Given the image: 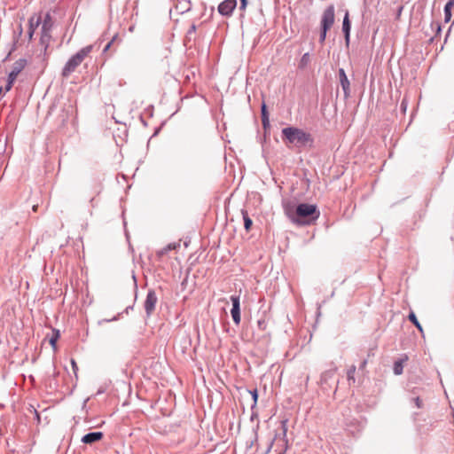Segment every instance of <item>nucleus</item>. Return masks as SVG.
Masks as SVG:
<instances>
[{"mask_svg": "<svg viewBox=\"0 0 454 454\" xmlns=\"http://www.w3.org/2000/svg\"><path fill=\"white\" fill-rule=\"evenodd\" d=\"M132 308H133L132 306L127 307L125 309V312L128 313L129 311H130V309H132Z\"/></svg>", "mask_w": 454, "mask_h": 454, "instance_id": "c9c22d12", "label": "nucleus"}, {"mask_svg": "<svg viewBox=\"0 0 454 454\" xmlns=\"http://www.w3.org/2000/svg\"><path fill=\"white\" fill-rule=\"evenodd\" d=\"M71 364H72V369L74 371V373L77 377V371H78L77 364H76V362L74 359H72L71 360Z\"/></svg>", "mask_w": 454, "mask_h": 454, "instance_id": "5701e85b", "label": "nucleus"}, {"mask_svg": "<svg viewBox=\"0 0 454 454\" xmlns=\"http://www.w3.org/2000/svg\"><path fill=\"white\" fill-rule=\"evenodd\" d=\"M50 20H51V16L49 13H47L45 16L44 21L43 23V27H42L43 33H46V31L50 29V25H49Z\"/></svg>", "mask_w": 454, "mask_h": 454, "instance_id": "a211bd4d", "label": "nucleus"}, {"mask_svg": "<svg viewBox=\"0 0 454 454\" xmlns=\"http://www.w3.org/2000/svg\"><path fill=\"white\" fill-rule=\"evenodd\" d=\"M447 4H450V6L453 7L454 6V0H450L449 2H447Z\"/></svg>", "mask_w": 454, "mask_h": 454, "instance_id": "e433bc0d", "label": "nucleus"}, {"mask_svg": "<svg viewBox=\"0 0 454 454\" xmlns=\"http://www.w3.org/2000/svg\"><path fill=\"white\" fill-rule=\"evenodd\" d=\"M366 364H367V361H366V360H364V361L362 363L361 367H364V366L366 365Z\"/></svg>", "mask_w": 454, "mask_h": 454, "instance_id": "4c0bfd02", "label": "nucleus"}, {"mask_svg": "<svg viewBox=\"0 0 454 454\" xmlns=\"http://www.w3.org/2000/svg\"><path fill=\"white\" fill-rule=\"evenodd\" d=\"M250 393V395H252V398H253V405L252 407L255 406L256 403H257V399H258V393H257V390L256 389H254V390H249L248 391Z\"/></svg>", "mask_w": 454, "mask_h": 454, "instance_id": "aec40b11", "label": "nucleus"}, {"mask_svg": "<svg viewBox=\"0 0 454 454\" xmlns=\"http://www.w3.org/2000/svg\"><path fill=\"white\" fill-rule=\"evenodd\" d=\"M451 8L450 4H446L444 6V20L446 22L450 21L451 18Z\"/></svg>", "mask_w": 454, "mask_h": 454, "instance_id": "2eb2a0df", "label": "nucleus"}, {"mask_svg": "<svg viewBox=\"0 0 454 454\" xmlns=\"http://www.w3.org/2000/svg\"><path fill=\"white\" fill-rule=\"evenodd\" d=\"M286 214L293 223L302 225L309 224L319 217V211L317 206L306 203L299 204L294 213L289 207H286Z\"/></svg>", "mask_w": 454, "mask_h": 454, "instance_id": "f257e3e1", "label": "nucleus"}, {"mask_svg": "<svg viewBox=\"0 0 454 454\" xmlns=\"http://www.w3.org/2000/svg\"><path fill=\"white\" fill-rule=\"evenodd\" d=\"M196 31V26L194 24H192L189 30L187 31V36H190L192 34L195 33Z\"/></svg>", "mask_w": 454, "mask_h": 454, "instance_id": "bb28decb", "label": "nucleus"}, {"mask_svg": "<svg viewBox=\"0 0 454 454\" xmlns=\"http://www.w3.org/2000/svg\"><path fill=\"white\" fill-rule=\"evenodd\" d=\"M240 5H241L240 7L242 9L246 8V6H247V0H240Z\"/></svg>", "mask_w": 454, "mask_h": 454, "instance_id": "2f4dec72", "label": "nucleus"}, {"mask_svg": "<svg viewBox=\"0 0 454 454\" xmlns=\"http://www.w3.org/2000/svg\"><path fill=\"white\" fill-rule=\"evenodd\" d=\"M113 320H117V317H114L113 319H108V320H106V322H110V321H113Z\"/></svg>", "mask_w": 454, "mask_h": 454, "instance_id": "58836bf2", "label": "nucleus"}, {"mask_svg": "<svg viewBox=\"0 0 454 454\" xmlns=\"http://www.w3.org/2000/svg\"><path fill=\"white\" fill-rule=\"evenodd\" d=\"M158 298L154 290H149L144 303L145 310L147 317H150L154 311Z\"/></svg>", "mask_w": 454, "mask_h": 454, "instance_id": "20e7f679", "label": "nucleus"}, {"mask_svg": "<svg viewBox=\"0 0 454 454\" xmlns=\"http://www.w3.org/2000/svg\"><path fill=\"white\" fill-rule=\"evenodd\" d=\"M262 122L264 128L270 125L269 116L262 118Z\"/></svg>", "mask_w": 454, "mask_h": 454, "instance_id": "c756f323", "label": "nucleus"}, {"mask_svg": "<svg viewBox=\"0 0 454 454\" xmlns=\"http://www.w3.org/2000/svg\"><path fill=\"white\" fill-rule=\"evenodd\" d=\"M180 247V244L177 242L169 243L166 247H162L161 249L157 251V256L162 257L166 254H168L171 250H175Z\"/></svg>", "mask_w": 454, "mask_h": 454, "instance_id": "f8f14e48", "label": "nucleus"}, {"mask_svg": "<svg viewBox=\"0 0 454 454\" xmlns=\"http://www.w3.org/2000/svg\"><path fill=\"white\" fill-rule=\"evenodd\" d=\"M14 82H15V81H11V79H10V78H8V80H7V84H6V86H5V90H6V91H8V90H10L12 89V85H13Z\"/></svg>", "mask_w": 454, "mask_h": 454, "instance_id": "a878e982", "label": "nucleus"}, {"mask_svg": "<svg viewBox=\"0 0 454 454\" xmlns=\"http://www.w3.org/2000/svg\"><path fill=\"white\" fill-rule=\"evenodd\" d=\"M350 28H351V25H350V21H349V15H348V12L347 11L345 13V16L343 18V22H342V31L344 33L345 40L347 43L349 42Z\"/></svg>", "mask_w": 454, "mask_h": 454, "instance_id": "9b49d317", "label": "nucleus"}, {"mask_svg": "<svg viewBox=\"0 0 454 454\" xmlns=\"http://www.w3.org/2000/svg\"><path fill=\"white\" fill-rule=\"evenodd\" d=\"M409 320L411 322L413 323V325L417 327V329L420 332V333H423V328H422V325H420V323L419 322L416 315L414 314V312H411L409 314Z\"/></svg>", "mask_w": 454, "mask_h": 454, "instance_id": "ddd939ff", "label": "nucleus"}, {"mask_svg": "<svg viewBox=\"0 0 454 454\" xmlns=\"http://www.w3.org/2000/svg\"><path fill=\"white\" fill-rule=\"evenodd\" d=\"M327 30H328V28H325V27H321V33H320V36H319V41L321 43H323L325 40Z\"/></svg>", "mask_w": 454, "mask_h": 454, "instance_id": "412c9836", "label": "nucleus"}, {"mask_svg": "<svg viewBox=\"0 0 454 454\" xmlns=\"http://www.w3.org/2000/svg\"><path fill=\"white\" fill-rule=\"evenodd\" d=\"M414 403H415V405L417 408H421L422 407V401L420 400L419 397H416L414 398Z\"/></svg>", "mask_w": 454, "mask_h": 454, "instance_id": "cd10ccee", "label": "nucleus"}, {"mask_svg": "<svg viewBox=\"0 0 454 454\" xmlns=\"http://www.w3.org/2000/svg\"><path fill=\"white\" fill-rule=\"evenodd\" d=\"M309 62V53L306 52L302 55L301 61H300V67L303 68L305 67Z\"/></svg>", "mask_w": 454, "mask_h": 454, "instance_id": "f3484780", "label": "nucleus"}, {"mask_svg": "<svg viewBox=\"0 0 454 454\" xmlns=\"http://www.w3.org/2000/svg\"><path fill=\"white\" fill-rule=\"evenodd\" d=\"M34 31H35V28H29V32H28L29 38H31L33 36Z\"/></svg>", "mask_w": 454, "mask_h": 454, "instance_id": "72a5a7b5", "label": "nucleus"}, {"mask_svg": "<svg viewBox=\"0 0 454 454\" xmlns=\"http://www.w3.org/2000/svg\"><path fill=\"white\" fill-rule=\"evenodd\" d=\"M403 364H402V361H396V362L394 364V368H393V370H394V373H395V375H400V374H402V372H403Z\"/></svg>", "mask_w": 454, "mask_h": 454, "instance_id": "dca6fc26", "label": "nucleus"}, {"mask_svg": "<svg viewBox=\"0 0 454 454\" xmlns=\"http://www.w3.org/2000/svg\"><path fill=\"white\" fill-rule=\"evenodd\" d=\"M268 113H267V110H266V106L265 104H263L262 106V118H264V117H268Z\"/></svg>", "mask_w": 454, "mask_h": 454, "instance_id": "c85d7f7f", "label": "nucleus"}, {"mask_svg": "<svg viewBox=\"0 0 454 454\" xmlns=\"http://www.w3.org/2000/svg\"><path fill=\"white\" fill-rule=\"evenodd\" d=\"M355 372H356V366L352 365L349 368V370L348 371V381L355 382V377H354Z\"/></svg>", "mask_w": 454, "mask_h": 454, "instance_id": "6ab92c4d", "label": "nucleus"}, {"mask_svg": "<svg viewBox=\"0 0 454 454\" xmlns=\"http://www.w3.org/2000/svg\"><path fill=\"white\" fill-rule=\"evenodd\" d=\"M242 215H243V220H244V227L247 231H249L253 224V222H252L251 218L248 216V214L247 211L243 210Z\"/></svg>", "mask_w": 454, "mask_h": 454, "instance_id": "4468645a", "label": "nucleus"}, {"mask_svg": "<svg viewBox=\"0 0 454 454\" xmlns=\"http://www.w3.org/2000/svg\"><path fill=\"white\" fill-rule=\"evenodd\" d=\"M114 39H115V36L105 46V48L103 50L104 52L107 51L110 49Z\"/></svg>", "mask_w": 454, "mask_h": 454, "instance_id": "7c9ffc66", "label": "nucleus"}, {"mask_svg": "<svg viewBox=\"0 0 454 454\" xmlns=\"http://www.w3.org/2000/svg\"><path fill=\"white\" fill-rule=\"evenodd\" d=\"M401 107L405 110L406 107H407V103L405 102V100H403L402 103H401Z\"/></svg>", "mask_w": 454, "mask_h": 454, "instance_id": "473e14b6", "label": "nucleus"}, {"mask_svg": "<svg viewBox=\"0 0 454 454\" xmlns=\"http://www.w3.org/2000/svg\"><path fill=\"white\" fill-rule=\"evenodd\" d=\"M237 5V0H224L218 6V12L223 16H230Z\"/></svg>", "mask_w": 454, "mask_h": 454, "instance_id": "0eeeda50", "label": "nucleus"}, {"mask_svg": "<svg viewBox=\"0 0 454 454\" xmlns=\"http://www.w3.org/2000/svg\"><path fill=\"white\" fill-rule=\"evenodd\" d=\"M132 308H133L132 306L127 307L125 309V312L128 313L129 311H130V309H132Z\"/></svg>", "mask_w": 454, "mask_h": 454, "instance_id": "f704fd0d", "label": "nucleus"}, {"mask_svg": "<svg viewBox=\"0 0 454 454\" xmlns=\"http://www.w3.org/2000/svg\"><path fill=\"white\" fill-rule=\"evenodd\" d=\"M232 309L231 314L236 325L240 323V298L239 295H231Z\"/></svg>", "mask_w": 454, "mask_h": 454, "instance_id": "423d86ee", "label": "nucleus"}, {"mask_svg": "<svg viewBox=\"0 0 454 454\" xmlns=\"http://www.w3.org/2000/svg\"><path fill=\"white\" fill-rule=\"evenodd\" d=\"M92 46L89 45L82 48L74 55H73L66 63L62 69V76H69L78 66L81 65L85 57L91 51Z\"/></svg>", "mask_w": 454, "mask_h": 454, "instance_id": "7ed1b4c3", "label": "nucleus"}, {"mask_svg": "<svg viewBox=\"0 0 454 454\" xmlns=\"http://www.w3.org/2000/svg\"><path fill=\"white\" fill-rule=\"evenodd\" d=\"M103 438L102 432H90L82 436V442L85 444H91Z\"/></svg>", "mask_w": 454, "mask_h": 454, "instance_id": "9d476101", "label": "nucleus"}, {"mask_svg": "<svg viewBox=\"0 0 454 454\" xmlns=\"http://www.w3.org/2000/svg\"><path fill=\"white\" fill-rule=\"evenodd\" d=\"M40 23V19H37L35 24L34 25V20L33 19H30L29 20V28H35V27H37Z\"/></svg>", "mask_w": 454, "mask_h": 454, "instance_id": "393cba45", "label": "nucleus"}, {"mask_svg": "<svg viewBox=\"0 0 454 454\" xmlns=\"http://www.w3.org/2000/svg\"><path fill=\"white\" fill-rule=\"evenodd\" d=\"M339 78L344 93V98H347L350 95V82L343 68L339 69Z\"/></svg>", "mask_w": 454, "mask_h": 454, "instance_id": "1a4fd4ad", "label": "nucleus"}, {"mask_svg": "<svg viewBox=\"0 0 454 454\" xmlns=\"http://www.w3.org/2000/svg\"><path fill=\"white\" fill-rule=\"evenodd\" d=\"M59 336V332H56V333H55V334H54V335L50 339V344H51L53 348H55V346H56V341H57V340H58Z\"/></svg>", "mask_w": 454, "mask_h": 454, "instance_id": "4be33fe9", "label": "nucleus"}, {"mask_svg": "<svg viewBox=\"0 0 454 454\" xmlns=\"http://www.w3.org/2000/svg\"><path fill=\"white\" fill-rule=\"evenodd\" d=\"M334 22V7L333 5L328 6L322 16L321 27L325 28H330Z\"/></svg>", "mask_w": 454, "mask_h": 454, "instance_id": "39448f33", "label": "nucleus"}, {"mask_svg": "<svg viewBox=\"0 0 454 454\" xmlns=\"http://www.w3.org/2000/svg\"><path fill=\"white\" fill-rule=\"evenodd\" d=\"M283 138L297 147H311L314 139L311 134L296 127H286L282 129Z\"/></svg>", "mask_w": 454, "mask_h": 454, "instance_id": "f03ea898", "label": "nucleus"}, {"mask_svg": "<svg viewBox=\"0 0 454 454\" xmlns=\"http://www.w3.org/2000/svg\"><path fill=\"white\" fill-rule=\"evenodd\" d=\"M27 66V60L25 59H20L16 60L13 65L11 72L8 74V78L11 81H15L18 74L25 68Z\"/></svg>", "mask_w": 454, "mask_h": 454, "instance_id": "6e6552de", "label": "nucleus"}, {"mask_svg": "<svg viewBox=\"0 0 454 454\" xmlns=\"http://www.w3.org/2000/svg\"><path fill=\"white\" fill-rule=\"evenodd\" d=\"M334 372H335V370H331V371L325 372L322 375V380H325L327 377L333 376L334 374Z\"/></svg>", "mask_w": 454, "mask_h": 454, "instance_id": "b1692460", "label": "nucleus"}]
</instances>
